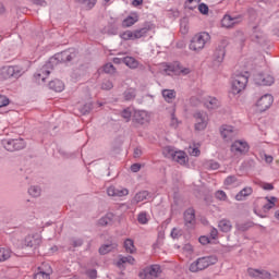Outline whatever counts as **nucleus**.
<instances>
[{
    "instance_id": "1",
    "label": "nucleus",
    "mask_w": 279,
    "mask_h": 279,
    "mask_svg": "<svg viewBox=\"0 0 279 279\" xmlns=\"http://www.w3.org/2000/svg\"><path fill=\"white\" fill-rule=\"evenodd\" d=\"M76 57L77 52L75 51V48L56 53L48 62H46V64L37 70L34 75L36 82L38 84H45L47 76L51 74V71H53V62H71V60H74Z\"/></svg>"
},
{
    "instance_id": "2",
    "label": "nucleus",
    "mask_w": 279,
    "mask_h": 279,
    "mask_svg": "<svg viewBox=\"0 0 279 279\" xmlns=\"http://www.w3.org/2000/svg\"><path fill=\"white\" fill-rule=\"evenodd\" d=\"M217 256L209 255L197 258L190 265V271L192 274H197V271H204V269H208L210 265H217Z\"/></svg>"
},
{
    "instance_id": "3",
    "label": "nucleus",
    "mask_w": 279,
    "mask_h": 279,
    "mask_svg": "<svg viewBox=\"0 0 279 279\" xmlns=\"http://www.w3.org/2000/svg\"><path fill=\"white\" fill-rule=\"evenodd\" d=\"M25 71L21 65H4L0 68V80H19Z\"/></svg>"
},
{
    "instance_id": "4",
    "label": "nucleus",
    "mask_w": 279,
    "mask_h": 279,
    "mask_svg": "<svg viewBox=\"0 0 279 279\" xmlns=\"http://www.w3.org/2000/svg\"><path fill=\"white\" fill-rule=\"evenodd\" d=\"M207 43H210V34L203 32L193 36L189 47L191 51H202Z\"/></svg>"
},
{
    "instance_id": "5",
    "label": "nucleus",
    "mask_w": 279,
    "mask_h": 279,
    "mask_svg": "<svg viewBox=\"0 0 279 279\" xmlns=\"http://www.w3.org/2000/svg\"><path fill=\"white\" fill-rule=\"evenodd\" d=\"M195 132H204L208 128V113L206 111H195L193 114Z\"/></svg>"
},
{
    "instance_id": "6",
    "label": "nucleus",
    "mask_w": 279,
    "mask_h": 279,
    "mask_svg": "<svg viewBox=\"0 0 279 279\" xmlns=\"http://www.w3.org/2000/svg\"><path fill=\"white\" fill-rule=\"evenodd\" d=\"M248 78L246 75L238 74L234 76L231 83V93L232 95H239L243 93V89L247 86Z\"/></svg>"
},
{
    "instance_id": "7",
    "label": "nucleus",
    "mask_w": 279,
    "mask_h": 279,
    "mask_svg": "<svg viewBox=\"0 0 279 279\" xmlns=\"http://www.w3.org/2000/svg\"><path fill=\"white\" fill-rule=\"evenodd\" d=\"M2 145L7 151H21V149H25V140H3Z\"/></svg>"
},
{
    "instance_id": "8",
    "label": "nucleus",
    "mask_w": 279,
    "mask_h": 279,
    "mask_svg": "<svg viewBox=\"0 0 279 279\" xmlns=\"http://www.w3.org/2000/svg\"><path fill=\"white\" fill-rule=\"evenodd\" d=\"M231 151L235 156H245L250 151V144L243 140H238L231 145Z\"/></svg>"
},
{
    "instance_id": "9",
    "label": "nucleus",
    "mask_w": 279,
    "mask_h": 279,
    "mask_svg": "<svg viewBox=\"0 0 279 279\" xmlns=\"http://www.w3.org/2000/svg\"><path fill=\"white\" fill-rule=\"evenodd\" d=\"M162 270L160 269V265H151L146 267L143 272L140 274V277L143 279H157Z\"/></svg>"
},
{
    "instance_id": "10",
    "label": "nucleus",
    "mask_w": 279,
    "mask_h": 279,
    "mask_svg": "<svg viewBox=\"0 0 279 279\" xmlns=\"http://www.w3.org/2000/svg\"><path fill=\"white\" fill-rule=\"evenodd\" d=\"M53 269L49 264H43L38 267L37 272L34 275V279H51Z\"/></svg>"
},
{
    "instance_id": "11",
    "label": "nucleus",
    "mask_w": 279,
    "mask_h": 279,
    "mask_svg": "<svg viewBox=\"0 0 279 279\" xmlns=\"http://www.w3.org/2000/svg\"><path fill=\"white\" fill-rule=\"evenodd\" d=\"M271 104H274V96L266 94L257 100L256 106L259 112H265V110H269V108H271Z\"/></svg>"
},
{
    "instance_id": "12",
    "label": "nucleus",
    "mask_w": 279,
    "mask_h": 279,
    "mask_svg": "<svg viewBox=\"0 0 279 279\" xmlns=\"http://www.w3.org/2000/svg\"><path fill=\"white\" fill-rule=\"evenodd\" d=\"M242 21H243V17L241 15H238V16L225 15L221 20V25L222 27L230 29L231 27L239 25V23H242Z\"/></svg>"
},
{
    "instance_id": "13",
    "label": "nucleus",
    "mask_w": 279,
    "mask_h": 279,
    "mask_svg": "<svg viewBox=\"0 0 279 279\" xmlns=\"http://www.w3.org/2000/svg\"><path fill=\"white\" fill-rule=\"evenodd\" d=\"M254 82L257 86H271L274 84V76L258 73L254 75Z\"/></svg>"
},
{
    "instance_id": "14",
    "label": "nucleus",
    "mask_w": 279,
    "mask_h": 279,
    "mask_svg": "<svg viewBox=\"0 0 279 279\" xmlns=\"http://www.w3.org/2000/svg\"><path fill=\"white\" fill-rule=\"evenodd\" d=\"M133 123H137L138 125H145V123H149V113H147L145 110H134Z\"/></svg>"
},
{
    "instance_id": "15",
    "label": "nucleus",
    "mask_w": 279,
    "mask_h": 279,
    "mask_svg": "<svg viewBox=\"0 0 279 279\" xmlns=\"http://www.w3.org/2000/svg\"><path fill=\"white\" fill-rule=\"evenodd\" d=\"M43 243L40 234L27 235L24 239V247H38Z\"/></svg>"
},
{
    "instance_id": "16",
    "label": "nucleus",
    "mask_w": 279,
    "mask_h": 279,
    "mask_svg": "<svg viewBox=\"0 0 279 279\" xmlns=\"http://www.w3.org/2000/svg\"><path fill=\"white\" fill-rule=\"evenodd\" d=\"M184 217V223L186 226V228H195V209L193 208H189L184 211L183 214Z\"/></svg>"
},
{
    "instance_id": "17",
    "label": "nucleus",
    "mask_w": 279,
    "mask_h": 279,
    "mask_svg": "<svg viewBox=\"0 0 279 279\" xmlns=\"http://www.w3.org/2000/svg\"><path fill=\"white\" fill-rule=\"evenodd\" d=\"M247 274L251 278L271 279V272L267 270L248 268Z\"/></svg>"
},
{
    "instance_id": "18",
    "label": "nucleus",
    "mask_w": 279,
    "mask_h": 279,
    "mask_svg": "<svg viewBox=\"0 0 279 279\" xmlns=\"http://www.w3.org/2000/svg\"><path fill=\"white\" fill-rule=\"evenodd\" d=\"M220 134L223 141H232V138L234 137V126L223 124L222 126H220Z\"/></svg>"
},
{
    "instance_id": "19",
    "label": "nucleus",
    "mask_w": 279,
    "mask_h": 279,
    "mask_svg": "<svg viewBox=\"0 0 279 279\" xmlns=\"http://www.w3.org/2000/svg\"><path fill=\"white\" fill-rule=\"evenodd\" d=\"M252 40L253 43H257V45H265L267 37L258 27H255L252 34Z\"/></svg>"
},
{
    "instance_id": "20",
    "label": "nucleus",
    "mask_w": 279,
    "mask_h": 279,
    "mask_svg": "<svg viewBox=\"0 0 279 279\" xmlns=\"http://www.w3.org/2000/svg\"><path fill=\"white\" fill-rule=\"evenodd\" d=\"M204 106L207 110H217L221 106V102L216 97L208 96L204 101Z\"/></svg>"
},
{
    "instance_id": "21",
    "label": "nucleus",
    "mask_w": 279,
    "mask_h": 279,
    "mask_svg": "<svg viewBox=\"0 0 279 279\" xmlns=\"http://www.w3.org/2000/svg\"><path fill=\"white\" fill-rule=\"evenodd\" d=\"M252 193H254V190L252 189V186H246L235 195V199L236 202H243V199H245V197H250Z\"/></svg>"
},
{
    "instance_id": "22",
    "label": "nucleus",
    "mask_w": 279,
    "mask_h": 279,
    "mask_svg": "<svg viewBox=\"0 0 279 279\" xmlns=\"http://www.w3.org/2000/svg\"><path fill=\"white\" fill-rule=\"evenodd\" d=\"M48 86L50 90H54V93H62V90H64V83L60 80L50 81Z\"/></svg>"
},
{
    "instance_id": "23",
    "label": "nucleus",
    "mask_w": 279,
    "mask_h": 279,
    "mask_svg": "<svg viewBox=\"0 0 279 279\" xmlns=\"http://www.w3.org/2000/svg\"><path fill=\"white\" fill-rule=\"evenodd\" d=\"M265 199L267 201V203L263 205V210L264 213H269V210L276 207L278 198L275 196H266Z\"/></svg>"
},
{
    "instance_id": "24",
    "label": "nucleus",
    "mask_w": 279,
    "mask_h": 279,
    "mask_svg": "<svg viewBox=\"0 0 279 279\" xmlns=\"http://www.w3.org/2000/svg\"><path fill=\"white\" fill-rule=\"evenodd\" d=\"M161 95L165 101H167L168 104H172L173 99H175L178 94L175 93L174 89H162Z\"/></svg>"
},
{
    "instance_id": "25",
    "label": "nucleus",
    "mask_w": 279,
    "mask_h": 279,
    "mask_svg": "<svg viewBox=\"0 0 279 279\" xmlns=\"http://www.w3.org/2000/svg\"><path fill=\"white\" fill-rule=\"evenodd\" d=\"M149 192L148 191H141L135 194V196L132 199V204H141V202H145V199H148Z\"/></svg>"
},
{
    "instance_id": "26",
    "label": "nucleus",
    "mask_w": 279,
    "mask_h": 279,
    "mask_svg": "<svg viewBox=\"0 0 279 279\" xmlns=\"http://www.w3.org/2000/svg\"><path fill=\"white\" fill-rule=\"evenodd\" d=\"M114 219H117V216L112 213H108L105 217L99 219L98 223L99 226H110Z\"/></svg>"
},
{
    "instance_id": "27",
    "label": "nucleus",
    "mask_w": 279,
    "mask_h": 279,
    "mask_svg": "<svg viewBox=\"0 0 279 279\" xmlns=\"http://www.w3.org/2000/svg\"><path fill=\"white\" fill-rule=\"evenodd\" d=\"M119 245L117 243H110V244H105L99 247V254L102 256H106V254H110L113 250H117Z\"/></svg>"
},
{
    "instance_id": "28",
    "label": "nucleus",
    "mask_w": 279,
    "mask_h": 279,
    "mask_svg": "<svg viewBox=\"0 0 279 279\" xmlns=\"http://www.w3.org/2000/svg\"><path fill=\"white\" fill-rule=\"evenodd\" d=\"M174 162H178L179 165H186V153L182 150H177L174 153V157L172 158Z\"/></svg>"
},
{
    "instance_id": "29",
    "label": "nucleus",
    "mask_w": 279,
    "mask_h": 279,
    "mask_svg": "<svg viewBox=\"0 0 279 279\" xmlns=\"http://www.w3.org/2000/svg\"><path fill=\"white\" fill-rule=\"evenodd\" d=\"M218 228L221 232H230L232 230V222L228 219H222L218 222Z\"/></svg>"
},
{
    "instance_id": "30",
    "label": "nucleus",
    "mask_w": 279,
    "mask_h": 279,
    "mask_svg": "<svg viewBox=\"0 0 279 279\" xmlns=\"http://www.w3.org/2000/svg\"><path fill=\"white\" fill-rule=\"evenodd\" d=\"M122 62L129 66V69H138V61L133 57H124L122 58Z\"/></svg>"
},
{
    "instance_id": "31",
    "label": "nucleus",
    "mask_w": 279,
    "mask_h": 279,
    "mask_svg": "<svg viewBox=\"0 0 279 279\" xmlns=\"http://www.w3.org/2000/svg\"><path fill=\"white\" fill-rule=\"evenodd\" d=\"M149 29H151V27L148 25V26H144L140 29L134 31L133 35H134L135 40L138 38H145V36H147V33L149 32Z\"/></svg>"
},
{
    "instance_id": "32",
    "label": "nucleus",
    "mask_w": 279,
    "mask_h": 279,
    "mask_svg": "<svg viewBox=\"0 0 279 279\" xmlns=\"http://www.w3.org/2000/svg\"><path fill=\"white\" fill-rule=\"evenodd\" d=\"M123 247L128 254H134L136 252V246H134V240L132 239L124 240Z\"/></svg>"
},
{
    "instance_id": "33",
    "label": "nucleus",
    "mask_w": 279,
    "mask_h": 279,
    "mask_svg": "<svg viewBox=\"0 0 279 279\" xmlns=\"http://www.w3.org/2000/svg\"><path fill=\"white\" fill-rule=\"evenodd\" d=\"M123 97L124 101H132L136 99V89L132 87L128 88L126 90H124Z\"/></svg>"
},
{
    "instance_id": "34",
    "label": "nucleus",
    "mask_w": 279,
    "mask_h": 279,
    "mask_svg": "<svg viewBox=\"0 0 279 279\" xmlns=\"http://www.w3.org/2000/svg\"><path fill=\"white\" fill-rule=\"evenodd\" d=\"M135 23H138L137 15H129L126 19L123 20L122 25L123 27H132Z\"/></svg>"
},
{
    "instance_id": "35",
    "label": "nucleus",
    "mask_w": 279,
    "mask_h": 279,
    "mask_svg": "<svg viewBox=\"0 0 279 279\" xmlns=\"http://www.w3.org/2000/svg\"><path fill=\"white\" fill-rule=\"evenodd\" d=\"M223 184L229 187L239 186V180L235 175H229L225 179Z\"/></svg>"
},
{
    "instance_id": "36",
    "label": "nucleus",
    "mask_w": 279,
    "mask_h": 279,
    "mask_svg": "<svg viewBox=\"0 0 279 279\" xmlns=\"http://www.w3.org/2000/svg\"><path fill=\"white\" fill-rule=\"evenodd\" d=\"M83 10H93L94 5H97V0H80Z\"/></svg>"
},
{
    "instance_id": "37",
    "label": "nucleus",
    "mask_w": 279,
    "mask_h": 279,
    "mask_svg": "<svg viewBox=\"0 0 279 279\" xmlns=\"http://www.w3.org/2000/svg\"><path fill=\"white\" fill-rule=\"evenodd\" d=\"M225 58H226L225 49L216 50V52L214 53V60H215V62H218V64H221V62H223Z\"/></svg>"
},
{
    "instance_id": "38",
    "label": "nucleus",
    "mask_w": 279,
    "mask_h": 279,
    "mask_svg": "<svg viewBox=\"0 0 279 279\" xmlns=\"http://www.w3.org/2000/svg\"><path fill=\"white\" fill-rule=\"evenodd\" d=\"M177 151L178 150L175 148L168 146L163 148V156L170 160H173Z\"/></svg>"
},
{
    "instance_id": "39",
    "label": "nucleus",
    "mask_w": 279,
    "mask_h": 279,
    "mask_svg": "<svg viewBox=\"0 0 279 279\" xmlns=\"http://www.w3.org/2000/svg\"><path fill=\"white\" fill-rule=\"evenodd\" d=\"M125 263H129V265H134V258L132 257V255L121 256L118 260V267L125 265Z\"/></svg>"
},
{
    "instance_id": "40",
    "label": "nucleus",
    "mask_w": 279,
    "mask_h": 279,
    "mask_svg": "<svg viewBox=\"0 0 279 279\" xmlns=\"http://www.w3.org/2000/svg\"><path fill=\"white\" fill-rule=\"evenodd\" d=\"M40 186L38 185H33L28 189V194L32 195V197H40Z\"/></svg>"
},
{
    "instance_id": "41",
    "label": "nucleus",
    "mask_w": 279,
    "mask_h": 279,
    "mask_svg": "<svg viewBox=\"0 0 279 279\" xmlns=\"http://www.w3.org/2000/svg\"><path fill=\"white\" fill-rule=\"evenodd\" d=\"M132 108H125L122 112H121V117L123 119H125L126 123H130V121L132 120Z\"/></svg>"
},
{
    "instance_id": "42",
    "label": "nucleus",
    "mask_w": 279,
    "mask_h": 279,
    "mask_svg": "<svg viewBox=\"0 0 279 279\" xmlns=\"http://www.w3.org/2000/svg\"><path fill=\"white\" fill-rule=\"evenodd\" d=\"M93 110V102H86L82 107H80L81 114H88Z\"/></svg>"
},
{
    "instance_id": "43",
    "label": "nucleus",
    "mask_w": 279,
    "mask_h": 279,
    "mask_svg": "<svg viewBox=\"0 0 279 279\" xmlns=\"http://www.w3.org/2000/svg\"><path fill=\"white\" fill-rule=\"evenodd\" d=\"M205 168L211 171H217V169H219V162L215 160H208L205 162Z\"/></svg>"
},
{
    "instance_id": "44",
    "label": "nucleus",
    "mask_w": 279,
    "mask_h": 279,
    "mask_svg": "<svg viewBox=\"0 0 279 279\" xmlns=\"http://www.w3.org/2000/svg\"><path fill=\"white\" fill-rule=\"evenodd\" d=\"M137 221L142 226H145L146 223H148L149 219H147V213L145 211L140 213L137 216Z\"/></svg>"
},
{
    "instance_id": "45",
    "label": "nucleus",
    "mask_w": 279,
    "mask_h": 279,
    "mask_svg": "<svg viewBox=\"0 0 279 279\" xmlns=\"http://www.w3.org/2000/svg\"><path fill=\"white\" fill-rule=\"evenodd\" d=\"M10 258V251L5 248H0V263H3V260H8Z\"/></svg>"
},
{
    "instance_id": "46",
    "label": "nucleus",
    "mask_w": 279,
    "mask_h": 279,
    "mask_svg": "<svg viewBox=\"0 0 279 279\" xmlns=\"http://www.w3.org/2000/svg\"><path fill=\"white\" fill-rule=\"evenodd\" d=\"M121 38H122L123 40H135V38H134V32H132V31H126V32H124V33L121 35Z\"/></svg>"
},
{
    "instance_id": "47",
    "label": "nucleus",
    "mask_w": 279,
    "mask_h": 279,
    "mask_svg": "<svg viewBox=\"0 0 279 279\" xmlns=\"http://www.w3.org/2000/svg\"><path fill=\"white\" fill-rule=\"evenodd\" d=\"M130 191L128 189H117L116 187V197H125L129 195Z\"/></svg>"
},
{
    "instance_id": "48",
    "label": "nucleus",
    "mask_w": 279,
    "mask_h": 279,
    "mask_svg": "<svg viewBox=\"0 0 279 279\" xmlns=\"http://www.w3.org/2000/svg\"><path fill=\"white\" fill-rule=\"evenodd\" d=\"M216 199H220V202H226L228 199V195L223 191H217L215 194Z\"/></svg>"
},
{
    "instance_id": "49",
    "label": "nucleus",
    "mask_w": 279,
    "mask_h": 279,
    "mask_svg": "<svg viewBox=\"0 0 279 279\" xmlns=\"http://www.w3.org/2000/svg\"><path fill=\"white\" fill-rule=\"evenodd\" d=\"M102 71L105 73L112 74V73H114L116 69H114V65L112 63H107V64L104 65Z\"/></svg>"
},
{
    "instance_id": "50",
    "label": "nucleus",
    "mask_w": 279,
    "mask_h": 279,
    "mask_svg": "<svg viewBox=\"0 0 279 279\" xmlns=\"http://www.w3.org/2000/svg\"><path fill=\"white\" fill-rule=\"evenodd\" d=\"M102 90H112L114 88V85L110 81H105L101 84Z\"/></svg>"
},
{
    "instance_id": "51",
    "label": "nucleus",
    "mask_w": 279,
    "mask_h": 279,
    "mask_svg": "<svg viewBox=\"0 0 279 279\" xmlns=\"http://www.w3.org/2000/svg\"><path fill=\"white\" fill-rule=\"evenodd\" d=\"M177 68H178L179 73H181V75H189V73H191V69H189V68H184L180 64H178Z\"/></svg>"
},
{
    "instance_id": "52",
    "label": "nucleus",
    "mask_w": 279,
    "mask_h": 279,
    "mask_svg": "<svg viewBox=\"0 0 279 279\" xmlns=\"http://www.w3.org/2000/svg\"><path fill=\"white\" fill-rule=\"evenodd\" d=\"M10 99L5 97L4 95H0V108H3L5 106H9Z\"/></svg>"
},
{
    "instance_id": "53",
    "label": "nucleus",
    "mask_w": 279,
    "mask_h": 279,
    "mask_svg": "<svg viewBox=\"0 0 279 279\" xmlns=\"http://www.w3.org/2000/svg\"><path fill=\"white\" fill-rule=\"evenodd\" d=\"M199 3V0H187L186 5L190 10H193V8H197V4Z\"/></svg>"
},
{
    "instance_id": "54",
    "label": "nucleus",
    "mask_w": 279,
    "mask_h": 279,
    "mask_svg": "<svg viewBox=\"0 0 279 279\" xmlns=\"http://www.w3.org/2000/svg\"><path fill=\"white\" fill-rule=\"evenodd\" d=\"M180 121H178V118H175V113L171 114V121H170V125L171 128H178Z\"/></svg>"
},
{
    "instance_id": "55",
    "label": "nucleus",
    "mask_w": 279,
    "mask_h": 279,
    "mask_svg": "<svg viewBox=\"0 0 279 279\" xmlns=\"http://www.w3.org/2000/svg\"><path fill=\"white\" fill-rule=\"evenodd\" d=\"M88 278L90 279H97V269H88L86 271Z\"/></svg>"
},
{
    "instance_id": "56",
    "label": "nucleus",
    "mask_w": 279,
    "mask_h": 279,
    "mask_svg": "<svg viewBox=\"0 0 279 279\" xmlns=\"http://www.w3.org/2000/svg\"><path fill=\"white\" fill-rule=\"evenodd\" d=\"M201 245H208L210 243V238L203 235L198 239Z\"/></svg>"
},
{
    "instance_id": "57",
    "label": "nucleus",
    "mask_w": 279,
    "mask_h": 279,
    "mask_svg": "<svg viewBox=\"0 0 279 279\" xmlns=\"http://www.w3.org/2000/svg\"><path fill=\"white\" fill-rule=\"evenodd\" d=\"M116 193H117V187L114 186H109L107 189V194L109 195V197H116Z\"/></svg>"
},
{
    "instance_id": "58",
    "label": "nucleus",
    "mask_w": 279,
    "mask_h": 279,
    "mask_svg": "<svg viewBox=\"0 0 279 279\" xmlns=\"http://www.w3.org/2000/svg\"><path fill=\"white\" fill-rule=\"evenodd\" d=\"M198 11L201 12V14H207L208 13V7L205 3H201L198 5Z\"/></svg>"
},
{
    "instance_id": "59",
    "label": "nucleus",
    "mask_w": 279,
    "mask_h": 279,
    "mask_svg": "<svg viewBox=\"0 0 279 279\" xmlns=\"http://www.w3.org/2000/svg\"><path fill=\"white\" fill-rule=\"evenodd\" d=\"M131 171H132L133 173H138V172L141 171V163H133V165L131 166Z\"/></svg>"
},
{
    "instance_id": "60",
    "label": "nucleus",
    "mask_w": 279,
    "mask_h": 279,
    "mask_svg": "<svg viewBox=\"0 0 279 279\" xmlns=\"http://www.w3.org/2000/svg\"><path fill=\"white\" fill-rule=\"evenodd\" d=\"M262 187L264 189V191H274V184L271 183H264Z\"/></svg>"
},
{
    "instance_id": "61",
    "label": "nucleus",
    "mask_w": 279,
    "mask_h": 279,
    "mask_svg": "<svg viewBox=\"0 0 279 279\" xmlns=\"http://www.w3.org/2000/svg\"><path fill=\"white\" fill-rule=\"evenodd\" d=\"M31 1H33L35 5H41V7L47 5V2L45 0H31Z\"/></svg>"
},
{
    "instance_id": "62",
    "label": "nucleus",
    "mask_w": 279,
    "mask_h": 279,
    "mask_svg": "<svg viewBox=\"0 0 279 279\" xmlns=\"http://www.w3.org/2000/svg\"><path fill=\"white\" fill-rule=\"evenodd\" d=\"M218 234H219V231H217L216 228H213V229L210 230V236H211V239H217Z\"/></svg>"
},
{
    "instance_id": "63",
    "label": "nucleus",
    "mask_w": 279,
    "mask_h": 279,
    "mask_svg": "<svg viewBox=\"0 0 279 279\" xmlns=\"http://www.w3.org/2000/svg\"><path fill=\"white\" fill-rule=\"evenodd\" d=\"M190 154H191V156H199V154H201L199 148H193Z\"/></svg>"
},
{
    "instance_id": "64",
    "label": "nucleus",
    "mask_w": 279,
    "mask_h": 279,
    "mask_svg": "<svg viewBox=\"0 0 279 279\" xmlns=\"http://www.w3.org/2000/svg\"><path fill=\"white\" fill-rule=\"evenodd\" d=\"M170 234L172 239H178V229L173 228Z\"/></svg>"
}]
</instances>
